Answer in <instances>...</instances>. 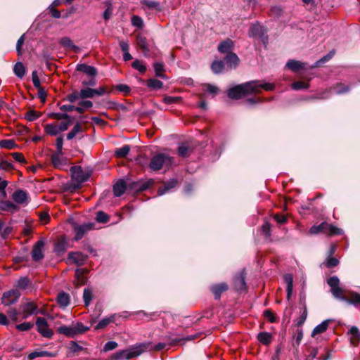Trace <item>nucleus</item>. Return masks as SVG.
Wrapping results in <instances>:
<instances>
[{
  "label": "nucleus",
  "mask_w": 360,
  "mask_h": 360,
  "mask_svg": "<svg viewBox=\"0 0 360 360\" xmlns=\"http://www.w3.org/2000/svg\"><path fill=\"white\" fill-rule=\"evenodd\" d=\"M274 89L271 83H261L254 80L241 84L236 85L227 91V96L231 99H240L250 94H259L262 90L269 91Z\"/></svg>",
  "instance_id": "1"
},
{
  "label": "nucleus",
  "mask_w": 360,
  "mask_h": 360,
  "mask_svg": "<svg viewBox=\"0 0 360 360\" xmlns=\"http://www.w3.org/2000/svg\"><path fill=\"white\" fill-rule=\"evenodd\" d=\"M319 233H323L328 236H333L343 234V231L333 224L323 221L320 224L312 226L309 230V234L310 235Z\"/></svg>",
  "instance_id": "2"
},
{
  "label": "nucleus",
  "mask_w": 360,
  "mask_h": 360,
  "mask_svg": "<svg viewBox=\"0 0 360 360\" xmlns=\"http://www.w3.org/2000/svg\"><path fill=\"white\" fill-rule=\"evenodd\" d=\"M148 348V345H137L128 349L119 351L113 354L111 356L112 360H128L136 357L145 352Z\"/></svg>",
  "instance_id": "3"
},
{
  "label": "nucleus",
  "mask_w": 360,
  "mask_h": 360,
  "mask_svg": "<svg viewBox=\"0 0 360 360\" xmlns=\"http://www.w3.org/2000/svg\"><path fill=\"white\" fill-rule=\"evenodd\" d=\"M89 330V328L85 326L82 323L77 322L70 326H62L57 329V332L68 338H73L77 335L83 334Z\"/></svg>",
  "instance_id": "4"
},
{
  "label": "nucleus",
  "mask_w": 360,
  "mask_h": 360,
  "mask_svg": "<svg viewBox=\"0 0 360 360\" xmlns=\"http://www.w3.org/2000/svg\"><path fill=\"white\" fill-rule=\"evenodd\" d=\"M172 163V159L163 153H159L153 156L149 163L150 170L158 172L165 166H169Z\"/></svg>",
  "instance_id": "5"
},
{
  "label": "nucleus",
  "mask_w": 360,
  "mask_h": 360,
  "mask_svg": "<svg viewBox=\"0 0 360 360\" xmlns=\"http://www.w3.org/2000/svg\"><path fill=\"white\" fill-rule=\"evenodd\" d=\"M21 319H26L29 316L38 314V305L34 301H27L20 307Z\"/></svg>",
  "instance_id": "6"
},
{
  "label": "nucleus",
  "mask_w": 360,
  "mask_h": 360,
  "mask_svg": "<svg viewBox=\"0 0 360 360\" xmlns=\"http://www.w3.org/2000/svg\"><path fill=\"white\" fill-rule=\"evenodd\" d=\"M37 331L43 337L51 338L53 335V330L49 328L48 322L44 318L38 317L36 321Z\"/></svg>",
  "instance_id": "7"
},
{
  "label": "nucleus",
  "mask_w": 360,
  "mask_h": 360,
  "mask_svg": "<svg viewBox=\"0 0 360 360\" xmlns=\"http://www.w3.org/2000/svg\"><path fill=\"white\" fill-rule=\"evenodd\" d=\"M70 171L72 179L77 184V188H79L80 184L87 181L89 178L80 166H73L71 167Z\"/></svg>",
  "instance_id": "8"
},
{
  "label": "nucleus",
  "mask_w": 360,
  "mask_h": 360,
  "mask_svg": "<svg viewBox=\"0 0 360 360\" xmlns=\"http://www.w3.org/2000/svg\"><path fill=\"white\" fill-rule=\"evenodd\" d=\"M45 245L44 239L41 238L36 242L32 250V258L34 261H41L44 257V248Z\"/></svg>",
  "instance_id": "9"
},
{
  "label": "nucleus",
  "mask_w": 360,
  "mask_h": 360,
  "mask_svg": "<svg viewBox=\"0 0 360 360\" xmlns=\"http://www.w3.org/2000/svg\"><path fill=\"white\" fill-rule=\"evenodd\" d=\"M20 297V292L18 290L13 289L5 292L2 296V303L5 306H9L15 303Z\"/></svg>",
  "instance_id": "10"
},
{
  "label": "nucleus",
  "mask_w": 360,
  "mask_h": 360,
  "mask_svg": "<svg viewBox=\"0 0 360 360\" xmlns=\"http://www.w3.org/2000/svg\"><path fill=\"white\" fill-rule=\"evenodd\" d=\"M93 228L94 224L91 223L75 226L74 232L75 235L73 239L76 241L81 240L84 237L85 233H86L89 231L93 229Z\"/></svg>",
  "instance_id": "11"
},
{
  "label": "nucleus",
  "mask_w": 360,
  "mask_h": 360,
  "mask_svg": "<svg viewBox=\"0 0 360 360\" xmlns=\"http://www.w3.org/2000/svg\"><path fill=\"white\" fill-rule=\"evenodd\" d=\"M87 259V256L81 252H70L68 254V262L74 263L77 266L83 265Z\"/></svg>",
  "instance_id": "12"
},
{
  "label": "nucleus",
  "mask_w": 360,
  "mask_h": 360,
  "mask_svg": "<svg viewBox=\"0 0 360 360\" xmlns=\"http://www.w3.org/2000/svg\"><path fill=\"white\" fill-rule=\"evenodd\" d=\"M12 199L15 202L20 205H27L29 202V196L26 191L18 189L12 195Z\"/></svg>",
  "instance_id": "13"
},
{
  "label": "nucleus",
  "mask_w": 360,
  "mask_h": 360,
  "mask_svg": "<svg viewBox=\"0 0 360 360\" xmlns=\"http://www.w3.org/2000/svg\"><path fill=\"white\" fill-rule=\"evenodd\" d=\"M68 248V242L64 237L58 238L54 245V252L58 255H63Z\"/></svg>",
  "instance_id": "14"
},
{
  "label": "nucleus",
  "mask_w": 360,
  "mask_h": 360,
  "mask_svg": "<svg viewBox=\"0 0 360 360\" xmlns=\"http://www.w3.org/2000/svg\"><path fill=\"white\" fill-rule=\"evenodd\" d=\"M89 272L87 269H77L75 271V282L77 286L84 285L87 281L86 275Z\"/></svg>",
  "instance_id": "15"
},
{
  "label": "nucleus",
  "mask_w": 360,
  "mask_h": 360,
  "mask_svg": "<svg viewBox=\"0 0 360 360\" xmlns=\"http://www.w3.org/2000/svg\"><path fill=\"white\" fill-rule=\"evenodd\" d=\"M349 336L350 344L353 347H357L360 342V332L356 326H352L347 333Z\"/></svg>",
  "instance_id": "16"
},
{
  "label": "nucleus",
  "mask_w": 360,
  "mask_h": 360,
  "mask_svg": "<svg viewBox=\"0 0 360 360\" xmlns=\"http://www.w3.org/2000/svg\"><path fill=\"white\" fill-rule=\"evenodd\" d=\"M228 285L225 283L213 285L210 290L216 299H219L221 295L228 290Z\"/></svg>",
  "instance_id": "17"
},
{
  "label": "nucleus",
  "mask_w": 360,
  "mask_h": 360,
  "mask_svg": "<svg viewBox=\"0 0 360 360\" xmlns=\"http://www.w3.org/2000/svg\"><path fill=\"white\" fill-rule=\"evenodd\" d=\"M226 64L230 68H236L238 66L240 59L238 56L233 52L229 53L224 58Z\"/></svg>",
  "instance_id": "18"
},
{
  "label": "nucleus",
  "mask_w": 360,
  "mask_h": 360,
  "mask_svg": "<svg viewBox=\"0 0 360 360\" xmlns=\"http://www.w3.org/2000/svg\"><path fill=\"white\" fill-rule=\"evenodd\" d=\"M257 340L263 345L269 346L273 340V335L269 332H260L257 335Z\"/></svg>",
  "instance_id": "19"
},
{
  "label": "nucleus",
  "mask_w": 360,
  "mask_h": 360,
  "mask_svg": "<svg viewBox=\"0 0 360 360\" xmlns=\"http://www.w3.org/2000/svg\"><path fill=\"white\" fill-rule=\"evenodd\" d=\"M234 43L230 39L221 41L218 46V51L221 53H229L231 50L233 48Z\"/></svg>",
  "instance_id": "20"
},
{
  "label": "nucleus",
  "mask_w": 360,
  "mask_h": 360,
  "mask_svg": "<svg viewBox=\"0 0 360 360\" xmlns=\"http://www.w3.org/2000/svg\"><path fill=\"white\" fill-rule=\"evenodd\" d=\"M19 210V207L13 202L6 200L0 202V211L14 213Z\"/></svg>",
  "instance_id": "21"
},
{
  "label": "nucleus",
  "mask_w": 360,
  "mask_h": 360,
  "mask_svg": "<svg viewBox=\"0 0 360 360\" xmlns=\"http://www.w3.org/2000/svg\"><path fill=\"white\" fill-rule=\"evenodd\" d=\"M60 44L65 48L73 51L75 53L79 51V48L75 45L72 41L67 37H63L60 40Z\"/></svg>",
  "instance_id": "22"
},
{
  "label": "nucleus",
  "mask_w": 360,
  "mask_h": 360,
  "mask_svg": "<svg viewBox=\"0 0 360 360\" xmlns=\"http://www.w3.org/2000/svg\"><path fill=\"white\" fill-rule=\"evenodd\" d=\"M127 189V185L124 181L120 180L113 186V193L117 197L123 195Z\"/></svg>",
  "instance_id": "23"
},
{
  "label": "nucleus",
  "mask_w": 360,
  "mask_h": 360,
  "mask_svg": "<svg viewBox=\"0 0 360 360\" xmlns=\"http://www.w3.org/2000/svg\"><path fill=\"white\" fill-rule=\"evenodd\" d=\"M154 183L153 179H148L146 181H139L134 183V188L138 192H142L150 188Z\"/></svg>",
  "instance_id": "24"
},
{
  "label": "nucleus",
  "mask_w": 360,
  "mask_h": 360,
  "mask_svg": "<svg viewBox=\"0 0 360 360\" xmlns=\"http://www.w3.org/2000/svg\"><path fill=\"white\" fill-rule=\"evenodd\" d=\"M286 67L293 72L305 68V63L295 60H289L286 63Z\"/></svg>",
  "instance_id": "25"
},
{
  "label": "nucleus",
  "mask_w": 360,
  "mask_h": 360,
  "mask_svg": "<svg viewBox=\"0 0 360 360\" xmlns=\"http://www.w3.org/2000/svg\"><path fill=\"white\" fill-rule=\"evenodd\" d=\"M6 314L12 322L16 323L21 321V314L18 311L16 308L11 307L7 311Z\"/></svg>",
  "instance_id": "26"
},
{
  "label": "nucleus",
  "mask_w": 360,
  "mask_h": 360,
  "mask_svg": "<svg viewBox=\"0 0 360 360\" xmlns=\"http://www.w3.org/2000/svg\"><path fill=\"white\" fill-rule=\"evenodd\" d=\"M116 314H112L108 317H105L101 320L95 326L96 330H100L105 328L110 323H114L115 321Z\"/></svg>",
  "instance_id": "27"
},
{
  "label": "nucleus",
  "mask_w": 360,
  "mask_h": 360,
  "mask_svg": "<svg viewBox=\"0 0 360 360\" xmlns=\"http://www.w3.org/2000/svg\"><path fill=\"white\" fill-rule=\"evenodd\" d=\"M344 300L354 305L360 304V294L356 292H349L344 297Z\"/></svg>",
  "instance_id": "28"
},
{
  "label": "nucleus",
  "mask_w": 360,
  "mask_h": 360,
  "mask_svg": "<svg viewBox=\"0 0 360 360\" xmlns=\"http://www.w3.org/2000/svg\"><path fill=\"white\" fill-rule=\"evenodd\" d=\"M44 132L50 136H57L58 135L59 131L58 129V122H55L50 124H46L44 125Z\"/></svg>",
  "instance_id": "29"
},
{
  "label": "nucleus",
  "mask_w": 360,
  "mask_h": 360,
  "mask_svg": "<svg viewBox=\"0 0 360 360\" xmlns=\"http://www.w3.org/2000/svg\"><path fill=\"white\" fill-rule=\"evenodd\" d=\"M63 153H55L51 155V162L55 167L59 168L65 165V160L62 157Z\"/></svg>",
  "instance_id": "30"
},
{
  "label": "nucleus",
  "mask_w": 360,
  "mask_h": 360,
  "mask_svg": "<svg viewBox=\"0 0 360 360\" xmlns=\"http://www.w3.org/2000/svg\"><path fill=\"white\" fill-rule=\"evenodd\" d=\"M77 70L93 77L97 74V70L94 67L86 64L78 65Z\"/></svg>",
  "instance_id": "31"
},
{
  "label": "nucleus",
  "mask_w": 360,
  "mask_h": 360,
  "mask_svg": "<svg viewBox=\"0 0 360 360\" xmlns=\"http://www.w3.org/2000/svg\"><path fill=\"white\" fill-rule=\"evenodd\" d=\"M12 230L13 229L11 226H6L4 221L0 220V237L3 239L7 238L11 233Z\"/></svg>",
  "instance_id": "32"
},
{
  "label": "nucleus",
  "mask_w": 360,
  "mask_h": 360,
  "mask_svg": "<svg viewBox=\"0 0 360 360\" xmlns=\"http://www.w3.org/2000/svg\"><path fill=\"white\" fill-rule=\"evenodd\" d=\"M57 302L62 307H67L70 303L69 295L64 292H60L57 297Z\"/></svg>",
  "instance_id": "33"
},
{
  "label": "nucleus",
  "mask_w": 360,
  "mask_h": 360,
  "mask_svg": "<svg viewBox=\"0 0 360 360\" xmlns=\"http://www.w3.org/2000/svg\"><path fill=\"white\" fill-rule=\"evenodd\" d=\"M328 321H324L317 326L314 328V329L312 331L311 336L315 337L318 334H321L326 331L328 327Z\"/></svg>",
  "instance_id": "34"
},
{
  "label": "nucleus",
  "mask_w": 360,
  "mask_h": 360,
  "mask_svg": "<svg viewBox=\"0 0 360 360\" xmlns=\"http://www.w3.org/2000/svg\"><path fill=\"white\" fill-rule=\"evenodd\" d=\"M95 95V89L91 88L82 89L79 91V98L82 99L91 98Z\"/></svg>",
  "instance_id": "35"
},
{
  "label": "nucleus",
  "mask_w": 360,
  "mask_h": 360,
  "mask_svg": "<svg viewBox=\"0 0 360 360\" xmlns=\"http://www.w3.org/2000/svg\"><path fill=\"white\" fill-rule=\"evenodd\" d=\"M130 151V146L124 145L122 148H117L115 151V156L117 158H125Z\"/></svg>",
  "instance_id": "36"
},
{
  "label": "nucleus",
  "mask_w": 360,
  "mask_h": 360,
  "mask_svg": "<svg viewBox=\"0 0 360 360\" xmlns=\"http://www.w3.org/2000/svg\"><path fill=\"white\" fill-rule=\"evenodd\" d=\"M41 115V112L39 111H37L34 110H30L25 112V118L28 122H33L40 117Z\"/></svg>",
  "instance_id": "37"
},
{
  "label": "nucleus",
  "mask_w": 360,
  "mask_h": 360,
  "mask_svg": "<svg viewBox=\"0 0 360 360\" xmlns=\"http://www.w3.org/2000/svg\"><path fill=\"white\" fill-rule=\"evenodd\" d=\"M0 148L11 150L18 148V145L13 139H3L0 141Z\"/></svg>",
  "instance_id": "38"
},
{
  "label": "nucleus",
  "mask_w": 360,
  "mask_h": 360,
  "mask_svg": "<svg viewBox=\"0 0 360 360\" xmlns=\"http://www.w3.org/2000/svg\"><path fill=\"white\" fill-rule=\"evenodd\" d=\"M13 72L16 76L22 78L25 74V68L21 62H18L14 65Z\"/></svg>",
  "instance_id": "39"
},
{
  "label": "nucleus",
  "mask_w": 360,
  "mask_h": 360,
  "mask_svg": "<svg viewBox=\"0 0 360 360\" xmlns=\"http://www.w3.org/2000/svg\"><path fill=\"white\" fill-rule=\"evenodd\" d=\"M202 90L205 92H207L214 96L219 92V88L214 85L210 84H203L202 85Z\"/></svg>",
  "instance_id": "40"
},
{
  "label": "nucleus",
  "mask_w": 360,
  "mask_h": 360,
  "mask_svg": "<svg viewBox=\"0 0 360 360\" xmlns=\"http://www.w3.org/2000/svg\"><path fill=\"white\" fill-rule=\"evenodd\" d=\"M177 182L176 181H172L170 182H167V184H165V185L162 187H160L158 190V194L159 195H162L165 194L167 191L169 189L174 188L176 185Z\"/></svg>",
  "instance_id": "41"
},
{
  "label": "nucleus",
  "mask_w": 360,
  "mask_h": 360,
  "mask_svg": "<svg viewBox=\"0 0 360 360\" xmlns=\"http://www.w3.org/2000/svg\"><path fill=\"white\" fill-rule=\"evenodd\" d=\"M147 86L153 89H160L163 86V83L157 79H149L147 80Z\"/></svg>",
  "instance_id": "42"
},
{
  "label": "nucleus",
  "mask_w": 360,
  "mask_h": 360,
  "mask_svg": "<svg viewBox=\"0 0 360 360\" xmlns=\"http://www.w3.org/2000/svg\"><path fill=\"white\" fill-rule=\"evenodd\" d=\"M154 69H155V75L157 77L162 78V79L166 78V76L164 74L165 67L162 63H154Z\"/></svg>",
  "instance_id": "43"
},
{
  "label": "nucleus",
  "mask_w": 360,
  "mask_h": 360,
  "mask_svg": "<svg viewBox=\"0 0 360 360\" xmlns=\"http://www.w3.org/2000/svg\"><path fill=\"white\" fill-rule=\"evenodd\" d=\"M141 345H148V348L146 349L145 351H160L166 346L165 343L162 342L157 345H153L151 342L141 343Z\"/></svg>",
  "instance_id": "44"
},
{
  "label": "nucleus",
  "mask_w": 360,
  "mask_h": 360,
  "mask_svg": "<svg viewBox=\"0 0 360 360\" xmlns=\"http://www.w3.org/2000/svg\"><path fill=\"white\" fill-rule=\"evenodd\" d=\"M224 68V64L221 60H214L211 65L212 70L216 74L221 72Z\"/></svg>",
  "instance_id": "45"
},
{
  "label": "nucleus",
  "mask_w": 360,
  "mask_h": 360,
  "mask_svg": "<svg viewBox=\"0 0 360 360\" xmlns=\"http://www.w3.org/2000/svg\"><path fill=\"white\" fill-rule=\"evenodd\" d=\"M95 89V95L103 96L105 94H110L112 91L113 88L106 86V85H104V86H100L98 89Z\"/></svg>",
  "instance_id": "46"
},
{
  "label": "nucleus",
  "mask_w": 360,
  "mask_h": 360,
  "mask_svg": "<svg viewBox=\"0 0 360 360\" xmlns=\"http://www.w3.org/2000/svg\"><path fill=\"white\" fill-rule=\"evenodd\" d=\"M51 356V353L47 351L33 352L28 355V359L33 360L37 357H49Z\"/></svg>",
  "instance_id": "47"
},
{
  "label": "nucleus",
  "mask_w": 360,
  "mask_h": 360,
  "mask_svg": "<svg viewBox=\"0 0 360 360\" xmlns=\"http://www.w3.org/2000/svg\"><path fill=\"white\" fill-rule=\"evenodd\" d=\"M30 283V281L27 277H21L18 280L16 287L20 290H25Z\"/></svg>",
  "instance_id": "48"
},
{
  "label": "nucleus",
  "mask_w": 360,
  "mask_h": 360,
  "mask_svg": "<svg viewBox=\"0 0 360 360\" xmlns=\"http://www.w3.org/2000/svg\"><path fill=\"white\" fill-rule=\"evenodd\" d=\"M92 298L93 293L91 290L89 288H84L83 292V299L86 307H88L90 304Z\"/></svg>",
  "instance_id": "49"
},
{
  "label": "nucleus",
  "mask_w": 360,
  "mask_h": 360,
  "mask_svg": "<svg viewBox=\"0 0 360 360\" xmlns=\"http://www.w3.org/2000/svg\"><path fill=\"white\" fill-rule=\"evenodd\" d=\"M131 66L133 68L137 70L141 73L143 74L146 72L147 68L143 62L139 60H135L132 64Z\"/></svg>",
  "instance_id": "50"
},
{
  "label": "nucleus",
  "mask_w": 360,
  "mask_h": 360,
  "mask_svg": "<svg viewBox=\"0 0 360 360\" xmlns=\"http://www.w3.org/2000/svg\"><path fill=\"white\" fill-rule=\"evenodd\" d=\"M136 43L137 45L143 50L147 51L148 48V42L147 39L145 37L139 34L136 37Z\"/></svg>",
  "instance_id": "51"
},
{
  "label": "nucleus",
  "mask_w": 360,
  "mask_h": 360,
  "mask_svg": "<svg viewBox=\"0 0 360 360\" xmlns=\"http://www.w3.org/2000/svg\"><path fill=\"white\" fill-rule=\"evenodd\" d=\"M82 131V126L80 125V124L79 123H77L74 127L72 129V130L67 134V139L68 140H71L74 137L76 136V135L81 132Z\"/></svg>",
  "instance_id": "52"
},
{
  "label": "nucleus",
  "mask_w": 360,
  "mask_h": 360,
  "mask_svg": "<svg viewBox=\"0 0 360 360\" xmlns=\"http://www.w3.org/2000/svg\"><path fill=\"white\" fill-rule=\"evenodd\" d=\"M331 292L334 297L342 300H344V297H346V295H344L343 290L339 285L331 288Z\"/></svg>",
  "instance_id": "53"
},
{
  "label": "nucleus",
  "mask_w": 360,
  "mask_h": 360,
  "mask_svg": "<svg viewBox=\"0 0 360 360\" xmlns=\"http://www.w3.org/2000/svg\"><path fill=\"white\" fill-rule=\"evenodd\" d=\"M309 86V84L307 82L297 81L292 84V88L295 90L305 89Z\"/></svg>",
  "instance_id": "54"
},
{
  "label": "nucleus",
  "mask_w": 360,
  "mask_h": 360,
  "mask_svg": "<svg viewBox=\"0 0 360 360\" xmlns=\"http://www.w3.org/2000/svg\"><path fill=\"white\" fill-rule=\"evenodd\" d=\"M163 102L165 104L169 105L172 103H178L181 101V98L180 96H165L163 98Z\"/></svg>",
  "instance_id": "55"
},
{
  "label": "nucleus",
  "mask_w": 360,
  "mask_h": 360,
  "mask_svg": "<svg viewBox=\"0 0 360 360\" xmlns=\"http://www.w3.org/2000/svg\"><path fill=\"white\" fill-rule=\"evenodd\" d=\"M285 279L287 283V297L289 300L292 291V278L290 275H286Z\"/></svg>",
  "instance_id": "56"
},
{
  "label": "nucleus",
  "mask_w": 360,
  "mask_h": 360,
  "mask_svg": "<svg viewBox=\"0 0 360 360\" xmlns=\"http://www.w3.org/2000/svg\"><path fill=\"white\" fill-rule=\"evenodd\" d=\"M34 324L31 322H24L15 326V328L19 331H28L32 329Z\"/></svg>",
  "instance_id": "57"
},
{
  "label": "nucleus",
  "mask_w": 360,
  "mask_h": 360,
  "mask_svg": "<svg viewBox=\"0 0 360 360\" xmlns=\"http://www.w3.org/2000/svg\"><path fill=\"white\" fill-rule=\"evenodd\" d=\"M339 264V261L335 257H333L332 256H329L325 261L324 264L328 268H333L338 266Z\"/></svg>",
  "instance_id": "58"
},
{
  "label": "nucleus",
  "mask_w": 360,
  "mask_h": 360,
  "mask_svg": "<svg viewBox=\"0 0 360 360\" xmlns=\"http://www.w3.org/2000/svg\"><path fill=\"white\" fill-rule=\"evenodd\" d=\"M307 317V310L306 307H304L302 309V311L301 312V314L300 315L299 318L297 319V327L302 326L304 323L305 322Z\"/></svg>",
  "instance_id": "59"
},
{
  "label": "nucleus",
  "mask_w": 360,
  "mask_h": 360,
  "mask_svg": "<svg viewBox=\"0 0 360 360\" xmlns=\"http://www.w3.org/2000/svg\"><path fill=\"white\" fill-rule=\"evenodd\" d=\"M110 219V217L103 211H99L96 214V220L101 223H107Z\"/></svg>",
  "instance_id": "60"
},
{
  "label": "nucleus",
  "mask_w": 360,
  "mask_h": 360,
  "mask_svg": "<svg viewBox=\"0 0 360 360\" xmlns=\"http://www.w3.org/2000/svg\"><path fill=\"white\" fill-rule=\"evenodd\" d=\"M131 24L137 28H142L143 27V21L142 18L138 15H133L131 17Z\"/></svg>",
  "instance_id": "61"
},
{
  "label": "nucleus",
  "mask_w": 360,
  "mask_h": 360,
  "mask_svg": "<svg viewBox=\"0 0 360 360\" xmlns=\"http://www.w3.org/2000/svg\"><path fill=\"white\" fill-rule=\"evenodd\" d=\"M262 232L266 238L271 237V224L268 221H265L262 226Z\"/></svg>",
  "instance_id": "62"
},
{
  "label": "nucleus",
  "mask_w": 360,
  "mask_h": 360,
  "mask_svg": "<svg viewBox=\"0 0 360 360\" xmlns=\"http://www.w3.org/2000/svg\"><path fill=\"white\" fill-rule=\"evenodd\" d=\"M178 153L180 156L185 158L190 155L191 151L190 148L187 146L183 144L179 147Z\"/></svg>",
  "instance_id": "63"
},
{
  "label": "nucleus",
  "mask_w": 360,
  "mask_h": 360,
  "mask_svg": "<svg viewBox=\"0 0 360 360\" xmlns=\"http://www.w3.org/2000/svg\"><path fill=\"white\" fill-rule=\"evenodd\" d=\"M264 316L268 319L270 323L276 322V317L273 313V311L270 309L265 310L264 311Z\"/></svg>",
  "instance_id": "64"
}]
</instances>
